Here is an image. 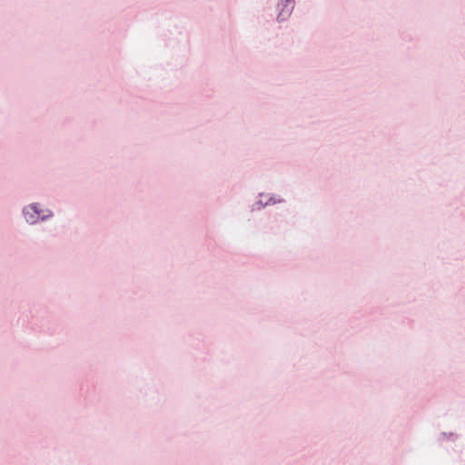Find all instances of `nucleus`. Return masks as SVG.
Here are the masks:
<instances>
[{"instance_id": "f257e3e1", "label": "nucleus", "mask_w": 465, "mask_h": 465, "mask_svg": "<svg viewBox=\"0 0 465 465\" xmlns=\"http://www.w3.org/2000/svg\"><path fill=\"white\" fill-rule=\"evenodd\" d=\"M35 214H39L35 205L28 206L24 210V215L25 217V220L30 223H34L36 222Z\"/></svg>"}]
</instances>
